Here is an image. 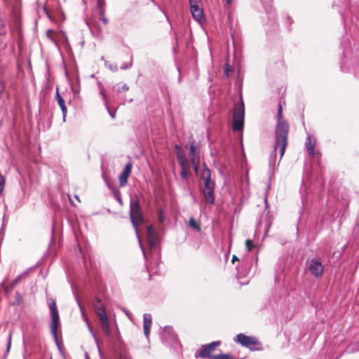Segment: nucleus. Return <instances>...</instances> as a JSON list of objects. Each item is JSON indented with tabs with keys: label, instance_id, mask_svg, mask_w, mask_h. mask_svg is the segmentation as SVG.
Instances as JSON below:
<instances>
[{
	"label": "nucleus",
	"instance_id": "obj_18",
	"mask_svg": "<svg viewBox=\"0 0 359 359\" xmlns=\"http://www.w3.org/2000/svg\"><path fill=\"white\" fill-rule=\"evenodd\" d=\"M20 280V277H18L4 286V291L6 295H8L12 291V290L16 286Z\"/></svg>",
	"mask_w": 359,
	"mask_h": 359
},
{
	"label": "nucleus",
	"instance_id": "obj_22",
	"mask_svg": "<svg viewBox=\"0 0 359 359\" xmlns=\"http://www.w3.org/2000/svg\"><path fill=\"white\" fill-rule=\"evenodd\" d=\"M202 178H208L211 177V172L210 170L207 167L205 164H204V167L201 173Z\"/></svg>",
	"mask_w": 359,
	"mask_h": 359
},
{
	"label": "nucleus",
	"instance_id": "obj_26",
	"mask_svg": "<svg viewBox=\"0 0 359 359\" xmlns=\"http://www.w3.org/2000/svg\"><path fill=\"white\" fill-rule=\"evenodd\" d=\"M245 245L248 251H251L255 247L252 241L250 239H247L245 241Z\"/></svg>",
	"mask_w": 359,
	"mask_h": 359
},
{
	"label": "nucleus",
	"instance_id": "obj_29",
	"mask_svg": "<svg viewBox=\"0 0 359 359\" xmlns=\"http://www.w3.org/2000/svg\"><path fill=\"white\" fill-rule=\"evenodd\" d=\"M199 163H200V162H197L195 164H192V165L194 167V172H195L196 174H198V172Z\"/></svg>",
	"mask_w": 359,
	"mask_h": 359
},
{
	"label": "nucleus",
	"instance_id": "obj_7",
	"mask_svg": "<svg viewBox=\"0 0 359 359\" xmlns=\"http://www.w3.org/2000/svg\"><path fill=\"white\" fill-rule=\"evenodd\" d=\"M176 156L181 168L180 175L183 179L187 180L191 175L190 163L181 151H178Z\"/></svg>",
	"mask_w": 359,
	"mask_h": 359
},
{
	"label": "nucleus",
	"instance_id": "obj_35",
	"mask_svg": "<svg viewBox=\"0 0 359 359\" xmlns=\"http://www.w3.org/2000/svg\"><path fill=\"white\" fill-rule=\"evenodd\" d=\"M226 4H227L228 5H231V3H232V1H233V0H226Z\"/></svg>",
	"mask_w": 359,
	"mask_h": 359
},
{
	"label": "nucleus",
	"instance_id": "obj_31",
	"mask_svg": "<svg viewBox=\"0 0 359 359\" xmlns=\"http://www.w3.org/2000/svg\"><path fill=\"white\" fill-rule=\"evenodd\" d=\"M119 359H131L130 357L124 354L120 353L119 354Z\"/></svg>",
	"mask_w": 359,
	"mask_h": 359
},
{
	"label": "nucleus",
	"instance_id": "obj_37",
	"mask_svg": "<svg viewBox=\"0 0 359 359\" xmlns=\"http://www.w3.org/2000/svg\"><path fill=\"white\" fill-rule=\"evenodd\" d=\"M75 198H76L79 202H80V199H79V196H76H76H75Z\"/></svg>",
	"mask_w": 359,
	"mask_h": 359
},
{
	"label": "nucleus",
	"instance_id": "obj_11",
	"mask_svg": "<svg viewBox=\"0 0 359 359\" xmlns=\"http://www.w3.org/2000/svg\"><path fill=\"white\" fill-rule=\"evenodd\" d=\"M215 186L205 187L203 189V195L205 202L209 204L215 203Z\"/></svg>",
	"mask_w": 359,
	"mask_h": 359
},
{
	"label": "nucleus",
	"instance_id": "obj_15",
	"mask_svg": "<svg viewBox=\"0 0 359 359\" xmlns=\"http://www.w3.org/2000/svg\"><path fill=\"white\" fill-rule=\"evenodd\" d=\"M151 324L152 321L151 316L147 314L144 315L143 329L144 333L147 337H148L149 335Z\"/></svg>",
	"mask_w": 359,
	"mask_h": 359
},
{
	"label": "nucleus",
	"instance_id": "obj_40",
	"mask_svg": "<svg viewBox=\"0 0 359 359\" xmlns=\"http://www.w3.org/2000/svg\"><path fill=\"white\" fill-rule=\"evenodd\" d=\"M176 149H180V147L178 145L175 146Z\"/></svg>",
	"mask_w": 359,
	"mask_h": 359
},
{
	"label": "nucleus",
	"instance_id": "obj_13",
	"mask_svg": "<svg viewBox=\"0 0 359 359\" xmlns=\"http://www.w3.org/2000/svg\"><path fill=\"white\" fill-rule=\"evenodd\" d=\"M189 159L190 163L195 164L197 162H200L199 155L197 152V147L195 145L194 141H193L189 145Z\"/></svg>",
	"mask_w": 359,
	"mask_h": 359
},
{
	"label": "nucleus",
	"instance_id": "obj_8",
	"mask_svg": "<svg viewBox=\"0 0 359 359\" xmlns=\"http://www.w3.org/2000/svg\"><path fill=\"white\" fill-rule=\"evenodd\" d=\"M236 339L238 343L252 350H255V348H252V346H256L259 344V341L257 338L254 337L247 336L242 333L238 334L236 336Z\"/></svg>",
	"mask_w": 359,
	"mask_h": 359
},
{
	"label": "nucleus",
	"instance_id": "obj_23",
	"mask_svg": "<svg viewBox=\"0 0 359 359\" xmlns=\"http://www.w3.org/2000/svg\"><path fill=\"white\" fill-rule=\"evenodd\" d=\"M104 8H100L99 9V14L100 15V20L102 21V22L107 25L109 23V20L106 18L104 15Z\"/></svg>",
	"mask_w": 359,
	"mask_h": 359
},
{
	"label": "nucleus",
	"instance_id": "obj_34",
	"mask_svg": "<svg viewBox=\"0 0 359 359\" xmlns=\"http://www.w3.org/2000/svg\"><path fill=\"white\" fill-rule=\"evenodd\" d=\"M225 69H226V72L227 74H228V72L231 71V68L228 66L226 67Z\"/></svg>",
	"mask_w": 359,
	"mask_h": 359
},
{
	"label": "nucleus",
	"instance_id": "obj_27",
	"mask_svg": "<svg viewBox=\"0 0 359 359\" xmlns=\"http://www.w3.org/2000/svg\"><path fill=\"white\" fill-rule=\"evenodd\" d=\"M11 341H12V333L10 332L9 334H8L7 348H6L7 353L9 352V351H10V348H11Z\"/></svg>",
	"mask_w": 359,
	"mask_h": 359
},
{
	"label": "nucleus",
	"instance_id": "obj_16",
	"mask_svg": "<svg viewBox=\"0 0 359 359\" xmlns=\"http://www.w3.org/2000/svg\"><path fill=\"white\" fill-rule=\"evenodd\" d=\"M191 12L196 20L201 22L203 19V10L198 6H193L192 8H191Z\"/></svg>",
	"mask_w": 359,
	"mask_h": 359
},
{
	"label": "nucleus",
	"instance_id": "obj_20",
	"mask_svg": "<svg viewBox=\"0 0 359 359\" xmlns=\"http://www.w3.org/2000/svg\"><path fill=\"white\" fill-rule=\"evenodd\" d=\"M189 226L192 229L199 231H201V226L198 223L196 222V221L193 218H190L189 222Z\"/></svg>",
	"mask_w": 359,
	"mask_h": 359
},
{
	"label": "nucleus",
	"instance_id": "obj_1",
	"mask_svg": "<svg viewBox=\"0 0 359 359\" xmlns=\"http://www.w3.org/2000/svg\"><path fill=\"white\" fill-rule=\"evenodd\" d=\"M278 121L275 130V145L274 151L279 149L280 158L283 156L285 149L288 144V135L290 126L288 122L283 118V107L281 104L278 105Z\"/></svg>",
	"mask_w": 359,
	"mask_h": 359
},
{
	"label": "nucleus",
	"instance_id": "obj_33",
	"mask_svg": "<svg viewBox=\"0 0 359 359\" xmlns=\"http://www.w3.org/2000/svg\"><path fill=\"white\" fill-rule=\"evenodd\" d=\"M117 200L118 201V203L122 205L123 204V202H122V200H121V198L120 196H118L117 197Z\"/></svg>",
	"mask_w": 359,
	"mask_h": 359
},
{
	"label": "nucleus",
	"instance_id": "obj_36",
	"mask_svg": "<svg viewBox=\"0 0 359 359\" xmlns=\"http://www.w3.org/2000/svg\"><path fill=\"white\" fill-rule=\"evenodd\" d=\"M110 115L112 118H115V113H110Z\"/></svg>",
	"mask_w": 359,
	"mask_h": 359
},
{
	"label": "nucleus",
	"instance_id": "obj_21",
	"mask_svg": "<svg viewBox=\"0 0 359 359\" xmlns=\"http://www.w3.org/2000/svg\"><path fill=\"white\" fill-rule=\"evenodd\" d=\"M212 359H236L230 354H218L214 355Z\"/></svg>",
	"mask_w": 359,
	"mask_h": 359
},
{
	"label": "nucleus",
	"instance_id": "obj_30",
	"mask_svg": "<svg viewBox=\"0 0 359 359\" xmlns=\"http://www.w3.org/2000/svg\"><path fill=\"white\" fill-rule=\"evenodd\" d=\"M190 8H192L193 6H198L197 0H189Z\"/></svg>",
	"mask_w": 359,
	"mask_h": 359
},
{
	"label": "nucleus",
	"instance_id": "obj_28",
	"mask_svg": "<svg viewBox=\"0 0 359 359\" xmlns=\"http://www.w3.org/2000/svg\"><path fill=\"white\" fill-rule=\"evenodd\" d=\"M97 5L98 9L100 8H104V0H97Z\"/></svg>",
	"mask_w": 359,
	"mask_h": 359
},
{
	"label": "nucleus",
	"instance_id": "obj_25",
	"mask_svg": "<svg viewBox=\"0 0 359 359\" xmlns=\"http://www.w3.org/2000/svg\"><path fill=\"white\" fill-rule=\"evenodd\" d=\"M204 182V187H211L215 186L214 182L211 180V177L208 178H202Z\"/></svg>",
	"mask_w": 359,
	"mask_h": 359
},
{
	"label": "nucleus",
	"instance_id": "obj_6",
	"mask_svg": "<svg viewBox=\"0 0 359 359\" xmlns=\"http://www.w3.org/2000/svg\"><path fill=\"white\" fill-rule=\"evenodd\" d=\"M220 341H216L208 344L202 345L201 349L196 352L195 357L201 358H210L212 359L214 355H212V353L217 346H220Z\"/></svg>",
	"mask_w": 359,
	"mask_h": 359
},
{
	"label": "nucleus",
	"instance_id": "obj_39",
	"mask_svg": "<svg viewBox=\"0 0 359 359\" xmlns=\"http://www.w3.org/2000/svg\"><path fill=\"white\" fill-rule=\"evenodd\" d=\"M50 32H53V31L52 30H48V32H47L48 34H49Z\"/></svg>",
	"mask_w": 359,
	"mask_h": 359
},
{
	"label": "nucleus",
	"instance_id": "obj_19",
	"mask_svg": "<svg viewBox=\"0 0 359 359\" xmlns=\"http://www.w3.org/2000/svg\"><path fill=\"white\" fill-rule=\"evenodd\" d=\"M23 303V298L21 294L17 291L15 294V299L13 301L11 304L12 306H19Z\"/></svg>",
	"mask_w": 359,
	"mask_h": 359
},
{
	"label": "nucleus",
	"instance_id": "obj_4",
	"mask_svg": "<svg viewBox=\"0 0 359 359\" xmlns=\"http://www.w3.org/2000/svg\"><path fill=\"white\" fill-rule=\"evenodd\" d=\"M94 310L99 317L103 332L107 336H109L111 334L110 324L104 306L100 304H95Z\"/></svg>",
	"mask_w": 359,
	"mask_h": 359
},
{
	"label": "nucleus",
	"instance_id": "obj_41",
	"mask_svg": "<svg viewBox=\"0 0 359 359\" xmlns=\"http://www.w3.org/2000/svg\"><path fill=\"white\" fill-rule=\"evenodd\" d=\"M97 303H98V304H100V299H97Z\"/></svg>",
	"mask_w": 359,
	"mask_h": 359
},
{
	"label": "nucleus",
	"instance_id": "obj_32",
	"mask_svg": "<svg viewBox=\"0 0 359 359\" xmlns=\"http://www.w3.org/2000/svg\"><path fill=\"white\" fill-rule=\"evenodd\" d=\"M236 261H238V258L236 255H233L231 262L234 264Z\"/></svg>",
	"mask_w": 359,
	"mask_h": 359
},
{
	"label": "nucleus",
	"instance_id": "obj_38",
	"mask_svg": "<svg viewBox=\"0 0 359 359\" xmlns=\"http://www.w3.org/2000/svg\"><path fill=\"white\" fill-rule=\"evenodd\" d=\"M98 32H99V33H101V32H102V30H101V29H100V27H98Z\"/></svg>",
	"mask_w": 359,
	"mask_h": 359
},
{
	"label": "nucleus",
	"instance_id": "obj_5",
	"mask_svg": "<svg viewBox=\"0 0 359 359\" xmlns=\"http://www.w3.org/2000/svg\"><path fill=\"white\" fill-rule=\"evenodd\" d=\"M49 309L51 314V332L55 338L57 337V331L60 324V318L57 309L56 307L55 301L50 299L48 302Z\"/></svg>",
	"mask_w": 359,
	"mask_h": 359
},
{
	"label": "nucleus",
	"instance_id": "obj_12",
	"mask_svg": "<svg viewBox=\"0 0 359 359\" xmlns=\"http://www.w3.org/2000/svg\"><path fill=\"white\" fill-rule=\"evenodd\" d=\"M147 234L149 246L151 248H154L158 243V239L156 235L155 230L152 226H147Z\"/></svg>",
	"mask_w": 359,
	"mask_h": 359
},
{
	"label": "nucleus",
	"instance_id": "obj_17",
	"mask_svg": "<svg viewBox=\"0 0 359 359\" xmlns=\"http://www.w3.org/2000/svg\"><path fill=\"white\" fill-rule=\"evenodd\" d=\"M56 100L62 111L63 116L65 118L66 116V114L67 112V109L65 104V100L62 99V97H61V95H60V93L58 92V89H57V92H56Z\"/></svg>",
	"mask_w": 359,
	"mask_h": 359
},
{
	"label": "nucleus",
	"instance_id": "obj_9",
	"mask_svg": "<svg viewBox=\"0 0 359 359\" xmlns=\"http://www.w3.org/2000/svg\"><path fill=\"white\" fill-rule=\"evenodd\" d=\"M309 269L312 275H313L316 278H320L323 275L324 266L323 264L318 260L312 259L309 262Z\"/></svg>",
	"mask_w": 359,
	"mask_h": 359
},
{
	"label": "nucleus",
	"instance_id": "obj_10",
	"mask_svg": "<svg viewBox=\"0 0 359 359\" xmlns=\"http://www.w3.org/2000/svg\"><path fill=\"white\" fill-rule=\"evenodd\" d=\"M132 168L133 164L131 163H128L126 165L123 171L118 176L120 187H124L128 183V180L131 174Z\"/></svg>",
	"mask_w": 359,
	"mask_h": 359
},
{
	"label": "nucleus",
	"instance_id": "obj_42",
	"mask_svg": "<svg viewBox=\"0 0 359 359\" xmlns=\"http://www.w3.org/2000/svg\"><path fill=\"white\" fill-rule=\"evenodd\" d=\"M358 226H359V223L358 224Z\"/></svg>",
	"mask_w": 359,
	"mask_h": 359
},
{
	"label": "nucleus",
	"instance_id": "obj_2",
	"mask_svg": "<svg viewBox=\"0 0 359 359\" xmlns=\"http://www.w3.org/2000/svg\"><path fill=\"white\" fill-rule=\"evenodd\" d=\"M233 124L232 128L234 131H241L244 126L245 105L242 97H240L239 104L234 106L232 109Z\"/></svg>",
	"mask_w": 359,
	"mask_h": 359
},
{
	"label": "nucleus",
	"instance_id": "obj_24",
	"mask_svg": "<svg viewBox=\"0 0 359 359\" xmlns=\"http://www.w3.org/2000/svg\"><path fill=\"white\" fill-rule=\"evenodd\" d=\"M43 11L44 12L46 13L47 17L51 20V21H55V17L51 14L50 11H49L47 5L46 4L44 6H43Z\"/></svg>",
	"mask_w": 359,
	"mask_h": 359
},
{
	"label": "nucleus",
	"instance_id": "obj_14",
	"mask_svg": "<svg viewBox=\"0 0 359 359\" xmlns=\"http://www.w3.org/2000/svg\"><path fill=\"white\" fill-rule=\"evenodd\" d=\"M315 145L316 140L312 136H309L307 137L306 147L309 154L313 158L315 156Z\"/></svg>",
	"mask_w": 359,
	"mask_h": 359
},
{
	"label": "nucleus",
	"instance_id": "obj_3",
	"mask_svg": "<svg viewBox=\"0 0 359 359\" xmlns=\"http://www.w3.org/2000/svg\"><path fill=\"white\" fill-rule=\"evenodd\" d=\"M130 217L133 225L137 230V226L144 222L141 206L138 200L135 201L130 204Z\"/></svg>",
	"mask_w": 359,
	"mask_h": 359
}]
</instances>
